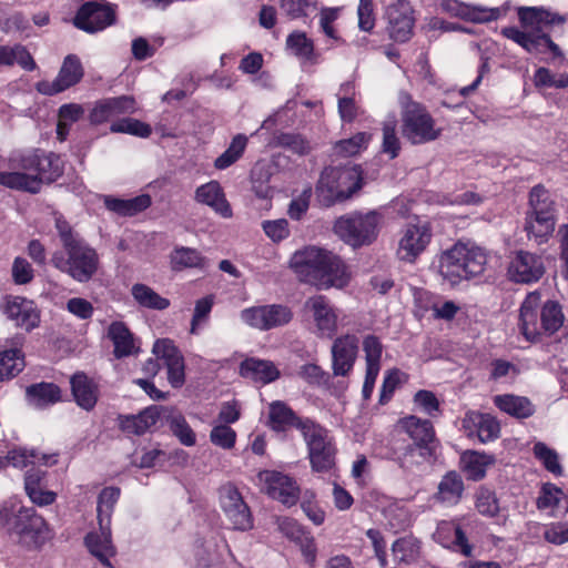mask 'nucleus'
Returning a JSON list of instances; mask_svg holds the SVG:
<instances>
[{
	"label": "nucleus",
	"instance_id": "1",
	"mask_svg": "<svg viewBox=\"0 0 568 568\" xmlns=\"http://www.w3.org/2000/svg\"><path fill=\"white\" fill-rule=\"evenodd\" d=\"M10 166L13 171L0 172V184L31 194L57 181L64 171L60 155L39 149L12 156Z\"/></svg>",
	"mask_w": 568,
	"mask_h": 568
},
{
	"label": "nucleus",
	"instance_id": "2",
	"mask_svg": "<svg viewBox=\"0 0 568 568\" xmlns=\"http://www.w3.org/2000/svg\"><path fill=\"white\" fill-rule=\"evenodd\" d=\"M55 229L63 251H55L51 264L79 283L89 282L99 268V255L61 215L55 217Z\"/></svg>",
	"mask_w": 568,
	"mask_h": 568
},
{
	"label": "nucleus",
	"instance_id": "3",
	"mask_svg": "<svg viewBox=\"0 0 568 568\" xmlns=\"http://www.w3.org/2000/svg\"><path fill=\"white\" fill-rule=\"evenodd\" d=\"M518 18L524 28H531V30L521 31L516 27H505L501 29V34L505 38L514 41L530 54L538 55L550 51L555 58L562 55L560 48L548 33L542 31V28L565 23L564 16L544 8L520 7Z\"/></svg>",
	"mask_w": 568,
	"mask_h": 568
},
{
	"label": "nucleus",
	"instance_id": "4",
	"mask_svg": "<svg viewBox=\"0 0 568 568\" xmlns=\"http://www.w3.org/2000/svg\"><path fill=\"white\" fill-rule=\"evenodd\" d=\"M290 266L303 281L325 288H342L349 281L347 267L337 255L314 246L295 252Z\"/></svg>",
	"mask_w": 568,
	"mask_h": 568
},
{
	"label": "nucleus",
	"instance_id": "5",
	"mask_svg": "<svg viewBox=\"0 0 568 568\" xmlns=\"http://www.w3.org/2000/svg\"><path fill=\"white\" fill-rule=\"evenodd\" d=\"M0 528L13 544L28 550L41 548L50 538L48 524L32 507L3 505Z\"/></svg>",
	"mask_w": 568,
	"mask_h": 568
},
{
	"label": "nucleus",
	"instance_id": "6",
	"mask_svg": "<svg viewBox=\"0 0 568 568\" xmlns=\"http://www.w3.org/2000/svg\"><path fill=\"white\" fill-rule=\"evenodd\" d=\"M565 321L560 304L547 301L541 305V294L538 291L527 294L519 310V329L525 338L536 343L542 334L548 336L558 332Z\"/></svg>",
	"mask_w": 568,
	"mask_h": 568
},
{
	"label": "nucleus",
	"instance_id": "7",
	"mask_svg": "<svg viewBox=\"0 0 568 568\" xmlns=\"http://www.w3.org/2000/svg\"><path fill=\"white\" fill-rule=\"evenodd\" d=\"M487 264L485 251L474 243L457 242L439 258V273L452 285L483 274Z\"/></svg>",
	"mask_w": 568,
	"mask_h": 568
},
{
	"label": "nucleus",
	"instance_id": "8",
	"mask_svg": "<svg viewBox=\"0 0 568 568\" xmlns=\"http://www.w3.org/2000/svg\"><path fill=\"white\" fill-rule=\"evenodd\" d=\"M363 186L358 165L326 166L316 184L318 201L326 207L351 199Z\"/></svg>",
	"mask_w": 568,
	"mask_h": 568
},
{
	"label": "nucleus",
	"instance_id": "9",
	"mask_svg": "<svg viewBox=\"0 0 568 568\" xmlns=\"http://www.w3.org/2000/svg\"><path fill=\"white\" fill-rule=\"evenodd\" d=\"M556 205L544 185L537 184L529 192V210L526 213L525 231L537 244L548 241L555 231Z\"/></svg>",
	"mask_w": 568,
	"mask_h": 568
},
{
	"label": "nucleus",
	"instance_id": "10",
	"mask_svg": "<svg viewBox=\"0 0 568 568\" xmlns=\"http://www.w3.org/2000/svg\"><path fill=\"white\" fill-rule=\"evenodd\" d=\"M379 214L354 212L339 216L334 223L335 234L353 248L372 244L378 234Z\"/></svg>",
	"mask_w": 568,
	"mask_h": 568
},
{
	"label": "nucleus",
	"instance_id": "11",
	"mask_svg": "<svg viewBox=\"0 0 568 568\" xmlns=\"http://www.w3.org/2000/svg\"><path fill=\"white\" fill-rule=\"evenodd\" d=\"M300 432L307 446L312 469L317 473L332 469L335 466L336 448L327 429L306 418V422L300 425Z\"/></svg>",
	"mask_w": 568,
	"mask_h": 568
},
{
	"label": "nucleus",
	"instance_id": "12",
	"mask_svg": "<svg viewBox=\"0 0 568 568\" xmlns=\"http://www.w3.org/2000/svg\"><path fill=\"white\" fill-rule=\"evenodd\" d=\"M427 110L417 103L408 104L403 114V135L413 144H422L437 139L439 131Z\"/></svg>",
	"mask_w": 568,
	"mask_h": 568
},
{
	"label": "nucleus",
	"instance_id": "13",
	"mask_svg": "<svg viewBox=\"0 0 568 568\" xmlns=\"http://www.w3.org/2000/svg\"><path fill=\"white\" fill-rule=\"evenodd\" d=\"M261 491L285 506H293L300 498V487L296 481L281 471L261 470L257 474Z\"/></svg>",
	"mask_w": 568,
	"mask_h": 568
},
{
	"label": "nucleus",
	"instance_id": "14",
	"mask_svg": "<svg viewBox=\"0 0 568 568\" xmlns=\"http://www.w3.org/2000/svg\"><path fill=\"white\" fill-rule=\"evenodd\" d=\"M219 493L222 510L233 528L241 531L252 529L253 517L239 489L233 484H226Z\"/></svg>",
	"mask_w": 568,
	"mask_h": 568
},
{
	"label": "nucleus",
	"instance_id": "15",
	"mask_svg": "<svg viewBox=\"0 0 568 568\" xmlns=\"http://www.w3.org/2000/svg\"><path fill=\"white\" fill-rule=\"evenodd\" d=\"M83 74L80 59L74 54H69L64 58L57 78L53 81H39L36 89L43 95H54L79 83Z\"/></svg>",
	"mask_w": 568,
	"mask_h": 568
},
{
	"label": "nucleus",
	"instance_id": "16",
	"mask_svg": "<svg viewBox=\"0 0 568 568\" xmlns=\"http://www.w3.org/2000/svg\"><path fill=\"white\" fill-rule=\"evenodd\" d=\"M432 235L428 223L408 224L399 241L397 257L404 262H415L430 243Z\"/></svg>",
	"mask_w": 568,
	"mask_h": 568
},
{
	"label": "nucleus",
	"instance_id": "17",
	"mask_svg": "<svg viewBox=\"0 0 568 568\" xmlns=\"http://www.w3.org/2000/svg\"><path fill=\"white\" fill-rule=\"evenodd\" d=\"M114 21V11L108 4L94 1L83 3L73 18V24L88 33L101 31Z\"/></svg>",
	"mask_w": 568,
	"mask_h": 568
},
{
	"label": "nucleus",
	"instance_id": "18",
	"mask_svg": "<svg viewBox=\"0 0 568 568\" xmlns=\"http://www.w3.org/2000/svg\"><path fill=\"white\" fill-rule=\"evenodd\" d=\"M413 8L407 1L400 0L386 10L387 33L396 42L404 43L413 34L415 19Z\"/></svg>",
	"mask_w": 568,
	"mask_h": 568
},
{
	"label": "nucleus",
	"instance_id": "19",
	"mask_svg": "<svg viewBox=\"0 0 568 568\" xmlns=\"http://www.w3.org/2000/svg\"><path fill=\"white\" fill-rule=\"evenodd\" d=\"M545 271L542 258L527 251L517 252L508 267L510 280L523 284L538 282Z\"/></svg>",
	"mask_w": 568,
	"mask_h": 568
},
{
	"label": "nucleus",
	"instance_id": "20",
	"mask_svg": "<svg viewBox=\"0 0 568 568\" xmlns=\"http://www.w3.org/2000/svg\"><path fill=\"white\" fill-rule=\"evenodd\" d=\"M1 308L10 321L27 332L39 326L40 313L33 301L21 296H7Z\"/></svg>",
	"mask_w": 568,
	"mask_h": 568
},
{
	"label": "nucleus",
	"instance_id": "21",
	"mask_svg": "<svg viewBox=\"0 0 568 568\" xmlns=\"http://www.w3.org/2000/svg\"><path fill=\"white\" fill-rule=\"evenodd\" d=\"M331 353L334 376L348 375L357 358L358 338L352 334L337 337L333 342Z\"/></svg>",
	"mask_w": 568,
	"mask_h": 568
},
{
	"label": "nucleus",
	"instance_id": "22",
	"mask_svg": "<svg viewBox=\"0 0 568 568\" xmlns=\"http://www.w3.org/2000/svg\"><path fill=\"white\" fill-rule=\"evenodd\" d=\"M463 428L468 437L476 436L481 443L493 442L500 434V425L496 417L474 410L465 414Z\"/></svg>",
	"mask_w": 568,
	"mask_h": 568
},
{
	"label": "nucleus",
	"instance_id": "23",
	"mask_svg": "<svg viewBox=\"0 0 568 568\" xmlns=\"http://www.w3.org/2000/svg\"><path fill=\"white\" fill-rule=\"evenodd\" d=\"M305 307L313 313L318 336L332 338L337 331V315L328 300L323 295L312 296Z\"/></svg>",
	"mask_w": 568,
	"mask_h": 568
},
{
	"label": "nucleus",
	"instance_id": "24",
	"mask_svg": "<svg viewBox=\"0 0 568 568\" xmlns=\"http://www.w3.org/2000/svg\"><path fill=\"white\" fill-rule=\"evenodd\" d=\"M135 101L132 97L121 95L98 101L89 114L91 124H102L114 116L133 113Z\"/></svg>",
	"mask_w": 568,
	"mask_h": 568
},
{
	"label": "nucleus",
	"instance_id": "25",
	"mask_svg": "<svg viewBox=\"0 0 568 568\" xmlns=\"http://www.w3.org/2000/svg\"><path fill=\"white\" fill-rule=\"evenodd\" d=\"M443 8L453 16L475 23L495 21L501 16V10L499 8L470 6L457 0H445L443 2Z\"/></svg>",
	"mask_w": 568,
	"mask_h": 568
},
{
	"label": "nucleus",
	"instance_id": "26",
	"mask_svg": "<svg viewBox=\"0 0 568 568\" xmlns=\"http://www.w3.org/2000/svg\"><path fill=\"white\" fill-rule=\"evenodd\" d=\"M400 425L412 439L410 444L438 448L439 442L430 420L409 415L400 419Z\"/></svg>",
	"mask_w": 568,
	"mask_h": 568
},
{
	"label": "nucleus",
	"instance_id": "27",
	"mask_svg": "<svg viewBox=\"0 0 568 568\" xmlns=\"http://www.w3.org/2000/svg\"><path fill=\"white\" fill-rule=\"evenodd\" d=\"M84 545L103 566L113 568L110 558L115 555V548L111 540L110 525L103 524V527L100 526V531L87 534Z\"/></svg>",
	"mask_w": 568,
	"mask_h": 568
},
{
	"label": "nucleus",
	"instance_id": "28",
	"mask_svg": "<svg viewBox=\"0 0 568 568\" xmlns=\"http://www.w3.org/2000/svg\"><path fill=\"white\" fill-rule=\"evenodd\" d=\"M195 200L211 206L217 214L225 219L232 216V209L225 199L220 183L216 181H211L199 186L195 191Z\"/></svg>",
	"mask_w": 568,
	"mask_h": 568
},
{
	"label": "nucleus",
	"instance_id": "29",
	"mask_svg": "<svg viewBox=\"0 0 568 568\" xmlns=\"http://www.w3.org/2000/svg\"><path fill=\"white\" fill-rule=\"evenodd\" d=\"M160 415L158 406H150L138 415L120 416V428L129 435L141 436L156 424Z\"/></svg>",
	"mask_w": 568,
	"mask_h": 568
},
{
	"label": "nucleus",
	"instance_id": "30",
	"mask_svg": "<svg viewBox=\"0 0 568 568\" xmlns=\"http://www.w3.org/2000/svg\"><path fill=\"white\" fill-rule=\"evenodd\" d=\"M283 400H274L268 405V426L275 432H285L290 427L300 430V425L305 423Z\"/></svg>",
	"mask_w": 568,
	"mask_h": 568
},
{
	"label": "nucleus",
	"instance_id": "31",
	"mask_svg": "<svg viewBox=\"0 0 568 568\" xmlns=\"http://www.w3.org/2000/svg\"><path fill=\"white\" fill-rule=\"evenodd\" d=\"M75 403L85 410H92L98 402V386L84 373H75L71 379Z\"/></svg>",
	"mask_w": 568,
	"mask_h": 568
},
{
	"label": "nucleus",
	"instance_id": "32",
	"mask_svg": "<svg viewBox=\"0 0 568 568\" xmlns=\"http://www.w3.org/2000/svg\"><path fill=\"white\" fill-rule=\"evenodd\" d=\"M494 404L501 412L517 419L529 418L536 412L535 405L528 397L514 394L496 395Z\"/></svg>",
	"mask_w": 568,
	"mask_h": 568
},
{
	"label": "nucleus",
	"instance_id": "33",
	"mask_svg": "<svg viewBox=\"0 0 568 568\" xmlns=\"http://www.w3.org/2000/svg\"><path fill=\"white\" fill-rule=\"evenodd\" d=\"M464 480L455 470L447 471L440 479L435 499L448 506L457 505L464 494Z\"/></svg>",
	"mask_w": 568,
	"mask_h": 568
},
{
	"label": "nucleus",
	"instance_id": "34",
	"mask_svg": "<svg viewBox=\"0 0 568 568\" xmlns=\"http://www.w3.org/2000/svg\"><path fill=\"white\" fill-rule=\"evenodd\" d=\"M240 374L263 384H268L280 377V371L270 361L246 358L241 363Z\"/></svg>",
	"mask_w": 568,
	"mask_h": 568
},
{
	"label": "nucleus",
	"instance_id": "35",
	"mask_svg": "<svg viewBox=\"0 0 568 568\" xmlns=\"http://www.w3.org/2000/svg\"><path fill=\"white\" fill-rule=\"evenodd\" d=\"M436 452L437 449L430 447L407 444L397 455L396 460L402 469L410 471L414 468L435 459Z\"/></svg>",
	"mask_w": 568,
	"mask_h": 568
},
{
	"label": "nucleus",
	"instance_id": "36",
	"mask_svg": "<svg viewBox=\"0 0 568 568\" xmlns=\"http://www.w3.org/2000/svg\"><path fill=\"white\" fill-rule=\"evenodd\" d=\"M151 203V197L148 194H141L132 199H118L110 195L104 196L105 207L121 216H133L146 210Z\"/></svg>",
	"mask_w": 568,
	"mask_h": 568
},
{
	"label": "nucleus",
	"instance_id": "37",
	"mask_svg": "<svg viewBox=\"0 0 568 568\" xmlns=\"http://www.w3.org/2000/svg\"><path fill=\"white\" fill-rule=\"evenodd\" d=\"M26 396L37 408H44L61 399V389L53 383L41 382L27 387Z\"/></svg>",
	"mask_w": 568,
	"mask_h": 568
},
{
	"label": "nucleus",
	"instance_id": "38",
	"mask_svg": "<svg viewBox=\"0 0 568 568\" xmlns=\"http://www.w3.org/2000/svg\"><path fill=\"white\" fill-rule=\"evenodd\" d=\"M108 337L113 342L116 358L130 356L134 352V338L123 322H113L109 326Z\"/></svg>",
	"mask_w": 568,
	"mask_h": 568
},
{
	"label": "nucleus",
	"instance_id": "39",
	"mask_svg": "<svg viewBox=\"0 0 568 568\" xmlns=\"http://www.w3.org/2000/svg\"><path fill=\"white\" fill-rule=\"evenodd\" d=\"M20 344L14 342L12 348L0 353V382L13 378L24 368V355L18 348Z\"/></svg>",
	"mask_w": 568,
	"mask_h": 568
},
{
	"label": "nucleus",
	"instance_id": "40",
	"mask_svg": "<svg viewBox=\"0 0 568 568\" xmlns=\"http://www.w3.org/2000/svg\"><path fill=\"white\" fill-rule=\"evenodd\" d=\"M14 63L27 71H33L37 68L33 58L24 45H0V65L11 67Z\"/></svg>",
	"mask_w": 568,
	"mask_h": 568
},
{
	"label": "nucleus",
	"instance_id": "41",
	"mask_svg": "<svg viewBox=\"0 0 568 568\" xmlns=\"http://www.w3.org/2000/svg\"><path fill=\"white\" fill-rule=\"evenodd\" d=\"M131 293L136 303L142 307L163 311L170 306V301L168 298L162 297L145 284H134L131 288Z\"/></svg>",
	"mask_w": 568,
	"mask_h": 568
},
{
	"label": "nucleus",
	"instance_id": "42",
	"mask_svg": "<svg viewBox=\"0 0 568 568\" xmlns=\"http://www.w3.org/2000/svg\"><path fill=\"white\" fill-rule=\"evenodd\" d=\"M205 263V258L195 248L182 246L171 253V265L174 271H181L186 267L203 268Z\"/></svg>",
	"mask_w": 568,
	"mask_h": 568
},
{
	"label": "nucleus",
	"instance_id": "43",
	"mask_svg": "<svg viewBox=\"0 0 568 568\" xmlns=\"http://www.w3.org/2000/svg\"><path fill=\"white\" fill-rule=\"evenodd\" d=\"M464 470L468 479L480 480L486 475V467L494 463V457L476 452L467 453L463 456Z\"/></svg>",
	"mask_w": 568,
	"mask_h": 568
},
{
	"label": "nucleus",
	"instance_id": "44",
	"mask_svg": "<svg viewBox=\"0 0 568 568\" xmlns=\"http://www.w3.org/2000/svg\"><path fill=\"white\" fill-rule=\"evenodd\" d=\"M248 139L244 134H236L229 148L216 158L214 161V166L219 170H225L232 164H234L244 153Z\"/></svg>",
	"mask_w": 568,
	"mask_h": 568
},
{
	"label": "nucleus",
	"instance_id": "45",
	"mask_svg": "<svg viewBox=\"0 0 568 568\" xmlns=\"http://www.w3.org/2000/svg\"><path fill=\"white\" fill-rule=\"evenodd\" d=\"M166 422L170 430L182 445L189 447L195 445L196 435L182 414L171 413L166 416Z\"/></svg>",
	"mask_w": 568,
	"mask_h": 568
},
{
	"label": "nucleus",
	"instance_id": "46",
	"mask_svg": "<svg viewBox=\"0 0 568 568\" xmlns=\"http://www.w3.org/2000/svg\"><path fill=\"white\" fill-rule=\"evenodd\" d=\"M119 497L120 488L118 487H105L101 490L97 507L99 526L103 527V524L110 525L113 507Z\"/></svg>",
	"mask_w": 568,
	"mask_h": 568
},
{
	"label": "nucleus",
	"instance_id": "47",
	"mask_svg": "<svg viewBox=\"0 0 568 568\" xmlns=\"http://www.w3.org/2000/svg\"><path fill=\"white\" fill-rule=\"evenodd\" d=\"M392 552L397 564L410 565L419 557V544L413 538H398L392 546Z\"/></svg>",
	"mask_w": 568,
	"mask_h": 568
},
{
	"label": "nucleus",
	"instance_id": "48",
	"mask_svg": "<svg viewBox=\"0 0 568 568\" xmlns=\"http://www.w3.org/2000/svg\"><path fill=\"white\" fill-rule=\"evenodd\" d=\"M567 488L561 489L555 484L545 483L540 487L539 495L536 500L537 508L540 510L559 506L561 500L567 504Z\"/></svg>",
	"mask_w": 568,
	"mask_h": 568
},
{
	"label": "nucleus",
	"instance_id": "49",
	"mask_svg": "<svg viewBox=\"0 0 568 568\" xmlns=\"http://www.w3.org/2000/svg\"><path fill=\"white\" fill-rule=\"evenodd\" d=\"M110 131L113 133H126L139 138H149L152 129L148 123L138 119L123 118L111 124Z\"/></svg>",
	"mask_w": 568,
	"mask_h": 568
},
{
	"label": "nucleus",
	"instance_id": "50",
	"mask_svg": "<svg viewBox=\"0 0 568 568\" xmlns=\"http://www.w3.org/2000/svg\"><path fill=\"white\" fill-rule=\"evenodd\" d=\"M532 452L548 471L557 476L562 474V467L556 450L549 448L545 443L538 442L534 445Z\"/></svg>",
	"mask_w": 568,
	"mask_h": 568
},
{
	"label": "nucleus",
	"instance_id": "51",
	"mask_svg": "<svg viewBox=\"0 0 568 568\" xmlns=\"http://www.w3.org/2000/svg\"><path fill=\"white\" fill-rule=\"evenodd\" d=\"M371 140V134L358 132L349 139L341 140L335 144V152L343 156H353L366 149Z\"/></svg>",
	"mask_w": 568,
	"mask_h": 568
},
{
	"label": "nucleus",
	"instance_id": "52",
	"mask_svg": "<svg viewBox=\"0 0 568 568\" xmlns=\"http://www.w3.org/2000/svg\"><path fill=\"white\" fill-rule=\"evenodd\" d=\"M275 144L298 155H305L311 152L310 142L301 134L281 133L275 138Z\"/></svg>",
	"mask_w": 568,
	"mask_h": 568
},
{
	"label": "nucleus",
	"instance_id": "53",
	"mask_svg": "<svg viewBox=\"0 0 568 568\" xmlns=\"http://www.w3.org/2000/svg\"><path fill=\"white\" fill-rule=\"evenodd\" d=\"M286 45L297 57L304 59H311L314 52V44L311 39L306 37L305 32L294 31L288 34L286 39Z\"/></svg>",
	"mask_w": 568,
	"mask_h": 568
},
{
	"label": "nucleus",
	"instance_id": "54",
	"mask_svg": "<svg viewBox=\"0 0 568 568\" xmlns=\"http://www.w3.org/2000/svg\"><path fill=\"white\" fill-rule=\"evenodd\" d=\"M293 318L290 307L281 304L266 305V331L288 324Z\"/></svg>",
	"mask_w": 568,
	"mask_h": 568
},
{
	"label": "nucleus",
	"instance_id": "55",
	"mask_svg": "<svg viewBox=\"0 0 568 568\" xmlns=\"http://www.w3.org/2000/svg\"><path fill=\"white\" fill-rule=\"evenodd\" d=\"M383 152L388 154L390 159L398 156L400 151V142L396 135L395 120L385 121L383 124Z\"/></svg>",
	"mask_w": 568,
	"mask_h": 568
},
{
	"label": "nucleus",
	"instance_id": "56",
	"mask_svg": "<svg viewBox=\"0 0 568 568\" xmlns=\"http://www.w3.org/2000/svg\"><path fill=\"white\" fill-rule=\"evenodd\" d=\"M567 504L565 506V520L562 523H554L544 531V538L554 545H562L568 541V486H567Z\"/></svg>",
	"mask_w": 568,
	"mask_h": 568
},
{
	"label": "nucleus",
	"instance_id": "57",
	"mask_svg": "<svg viewBox=\"0 0 568 568\" xmlns=\"http://www.w3.org/2000/svg\"><path fill=\"white\" fill-rule=\"evenodd\" d=\"M476 509L483 516H496L499 511V505L495 493L487 488H480L476 494Z\"/></svg>",
	"mask_w": 568,
	"mask_h": 568
},
{
	"label": "nucleus",
	"instance_id": "58",
	"mask_svg": "<svg viewBox=\"0 0 568 568\" xmlns=\"http://www.w3.org/2000/svg\"><path fill=\"white\" fill-rule=\"evenodd\" d=\"M363 351L365 353L366 367L381 368V358L383 345L375 335H367L363 339Z\"/></svg>",
	"mask_w": 568,
	"mask_h": 568
},
{
	"label": "nucleus",
	"instance_id": "59",
	"mask_svg": "<svg viewBox=\"0 0 568 568\" xmlns=\"http://www.w3.org/2000/svg\"><path fill=\"white\" fill-rule=\"evenodd\" d=\"M297 375L312 386H322L328 383L329 375L321 366L308 363L300 367Z\"/></svg>",
	"mask_w": 568,
	"mask_h": 568
},
{
	"label": "nucleus",
	"instance_id": "60",
	"mask_svg": "<svg viewBox=\"0 0 568 568\" xmlns=\"http://www.w3.org/2000/svg\"><path fill=\"white\" fill-rule=\"evenodd\" d=\"M152 353L156 356V359L163 361L164 365L172 363L182 357L181 352L169 338H162L155 341Z\"/></svg>",
	"mask_w": 568,
	"mask_h": 568
},
{
	"label": "nucleus",
	"instance_id": "61",
	"mask_svg": "<svg viewBox=\"0 0 568 568\" xmlns=\"http://www.w3.org/2000/svg\"><path fill=\"white\" fill-rule=\"evenodd\" d=\"M278 3L290 19L306 17L307 9L316 7V0H278Z\"/></svg>",
	"mask_w": 568,
	"mask_h": 568
},
{
	"label": "nucleus",
	"instance_id": "62",
	"mask_svg": "<svg viewBox=\"0 0 568 568\" xmlns=\"http://www.w3.org/2000/svg\"><path fill=\"white\" fill-rule=\"evenodd\" d=\"M210 439L215 446L231 449L235 445L236 433L229 425H217L212 428Z\"/></svg>",
	"mask_w": 568,
	"mask_h": 568
},
{
	"label": "nucleus",
	"instance_id": "63",
	"mask_svg": "<svg viewBox=\"0 0 568 568\" xmlns=\"http://www.w3.org/2000/svg\"><path fill=\"white\" fill-rule=\"evenodd\" d=\"M535 84L537 87H549L564 89L568 87V74H552L547 68H539L535 72Z\"/></svg>",
	"mask_w": 568,
	"mask_h": 568
},
{
	"label": "nucleus",
	"instance_id": "64",
	"mask_svg": "<svg viewBox=\"0 0 568 568\" xmlns=\"http://www.w3.org/2000/svg\"><path fill=\"white\" fill-rule=\"evenodd\" d=\"M241 320L248 326L266 331V305L252 306L241 311Z\"/></svg>",
	"mask_w": 568,
	"mask_h": 568
}]
</instances>
